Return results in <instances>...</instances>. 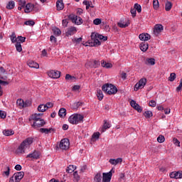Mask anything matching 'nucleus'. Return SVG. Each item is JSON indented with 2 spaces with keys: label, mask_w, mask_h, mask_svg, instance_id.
<instances>
[{
  "label": "nucleus",
  "mask_w": 182,
  "mask_h": 182,
  "mask_svg": "<svg viewBox=\"0 0 182 182\" xmlns=\"http://www.w3.org/2000/svg\"><path fill=\"white\" fill-rule=\"evenodd\" d=\"M32 143H33V139H26L16 150V154H22L23 153H25V149H28Z\"/></svg>",
  "instance_id": "f257e3e1"
},
{
  "label": "nucleus",
  "mask_w": 182,
  "mask_h": 182,
  "mask_svg": "<svg viewBox=\"0 0 182 182\" xmlns=\"http://www.w3.org/2000/svg\"><path fill=\"white\" fill-rule=\"evenodd\" d=\"M90 37L91 39L94 40V43H92L94 46H100L102 45L100 41H103L104 42L107 41V36H104L103 35H100L97 33H92Z\"/></svg>",
  "instance_id": "f03ea898"
},
{
  "label": "nucleus",
  "mask_w": 182,
  "mask_h": 182,
  "mask_svg": "<svg viewBox=\"0 0 182 182\" xmlns=\"http://www.w3.org/2000/svg\"><path fill=\"white\" fill-rule=\"evenodd\" d=\"M83 119L85 117L80 114H73L68 118V122L71 124H79V123H83Z\"/></svg>",
  "instance_id": "7ed1b4c3"
},
{
  "label": "nucleus",
  "mask_w": 182,
  "mask_h": 182,
  "mask_svg": "<svg viewBox=\"0 0 182 182\" xmlns=\"http://www.w3.org/2000/svg\"><path fill=\"white\" fill-rule=\"evenodd\" d=\"M102 90L106 92L107 95H116L117 93V87L112 84H105L102 87Z\"/></svg>",
  "instance_id": "20e7f679"
},
{
  "label": "nucleus",
  "mask_w": 182,
  "mask_h": 182,
  "mask_svg": "<svg viewBox=\"0 0 182 182\" xmlns=\"http://www.w3.org/2000/svg\"><path fill=\"white\" fill-rule=\"evenodd\" d=\"M24 176L25 173L23 171L16 172L10 178L9 182H21Z\"/></svg>",
  "instance_id": "39448f33"
},
{
  "label": "nucleus",
  "mask_w": 182,
  "mask_h": 182,
  "mask_svg": "<svg viewBox=\"0 0 182 182\" xmlns=\"http://www.w3.org/2000/svg\"><path fill=\"white\" fill-rule=\"evenodd\" d=\"M70 146V142L69 141V139L67 138L63 139L60 144L59 147L58 149H60V150H69V147Z\"/></svg>",
  "instance_id": "423d86ee"
},
{
  "label": "nucleus",
  "mask_w": 182,
  "mask_h": 182,
  "mask_svg": "<svg viewBox=\"0 0 182 182\" xmlns=\"http://www.w3.org/2000/svg\"><path fill=\"white\" fill-rule=\"evenodd\" d=\"M100 66V61L96 60H90L85 63L87 69L90 68L91 69H96Z\"/></svg>",
  "instance_id": "0eeeda50"
},
{
  "label": "nucleus",
  "mask_w": 182,
  "mask_h": 182,
  "mask_svg": "<svg viewBox=\"0 0 182 182\" xmlns=\"http://www.w3.org/2000/svg\"><path fill=\"white\" fill-rule=\"evenodd\" d=\"M68 18L70 19V21H72V22L73 23H75L76 25H82V23H83V20L80 17H78L75 14H70L68 16Z\"/></svg>",
  "instance_id": "6e6552de"
},
{
  "label": "nucleus",
  "mask_w": 182,
  "mask_h": 182,
  "mask_svg": "<svg viewBox=\"0 0 182 182\" xmlns=\"http://www.w3.org/2000/svg\"><path fill=\"white\" fill-rule=\"evenodd\" d=\"M146 83L147 79L146 77L141 78L139 81L134 85V91L137 92L139 89H143Z\"/></svg>",
  "instance_id": "1a4fd4ad"
},
{
  "label": "nucleus",
  "mask_w": 182,
  "mask_h": 182,
  "mask_svg": "<svg viewBox=\"0 0 182 182\" xmlns=\"http://www.w3.org/2000/svg\"><path fill=\"white\" fill-rule=\"evenodd\" d=\"M113 173H114L113 168L108 173H103L102 182H110V180H112V176H113Z\"/></svg>",
  "instance_id": "9d476101"
},
{
  "label": "nucleus",
  "mask_w": 182,
  "mask_h": 182,
  "mask_svg": "<svg viewBox=\"0 0 182 182\" xmlns=\"http://www.w3.org/2000/svg\"><path fill=\"white\" fill-rule=\"evenodd\" d=\"M46 124V122H45V119H39L33 121V123L31 126L34 129H39V127H43Z\"/></svg>",
  "instance_id": "9b49d317"
},
{
  "label": "nucleus",
  "mask_w": 182,
  "mask_h": 182,
  "mask_svg": "<svg viewBox=\"0 0 182 182\" xmlns=\"http://www.w3.org/2000/svg\"><path fill=\"white\" fill-rule=\"evenodd\" d=\"M164 27L161 24H156L154 28V34L156 36H159V34L163 32Z\"/></svg>",
  "instance_id": "f8f14e48"
},
{
  "label": "nucleus",
  "mask_w": 182,
  "mask_h": 182,
  "mask_svg": "<svg viewBox=\"0 0 182 182\" xmlns=\"http://www.w3.org/2000/svg\"><path fill=\"white\" fill-rule=\"evenodd\" d=\"M26 9L24 10V12L26 14H29V12H32V11H36V8H38V6L34 5L33 4L28 3L26 5Z\"/></svg>",
  "instance_id": "ddd939ff"
},
{
  "label": "nucleus",
  "mask_w": 182,
  "mask_h": 182,
  "mask_svg": "<svg viewBox=\"0 0 182 182\" xmlns=\"http://www.w3.org/2000/svg\"><path fill=\"white\" fill-rule=\"evenodd\" d=\"M48 76L53 79H59L60 77V73L58 70H50L48 72Z\"/></svg>",
  "instance_id": "4468645a"
},
{
  "label": "nucleus",
  "mask_w": 182,
  "mask_h": 182,
  "mask_svg": "<svg viewBox=\"0 0 182 182\" xmlns=\"http://www.w3.org/2000/svg\"><path fill=\"white\" fill-rule=\"evenodd\" d=\"M130 105H131L132 107H133V109H134L135 110H136L138 112V113H141V112H143L141 107H140V105L139 104H137L136 102V101H134L133 100H131Z\"/></svg>",
  "instance_id": "2eb2a0df"
},
{
  "label": "nucleus",
  "mask_w": 182,
  "mask_h": 182,
  "mask_svg": "<svg viewBox=\"0 0 182 182\" xmlns=\"http://www.w3.org/2000/svg\"><path fill=\"white\" fill-rule=\"evenodd\" d=\"M151 36L149 33H143L139 36V38L140 41H143L144 42H146L147 41H150Z\"/></svg>",
  "instance_id": "dca6fc26"
},
{
  "label": "nucleus",
  "mask_w": 182,
  "mask_h": 182,
  "mask_svg": "<svg viewBox=\"0 0 182 182\" xmlns=\"http://www.w3.org/2000/svg\"><path fill=\"white\" fill-rule=\"evenodd\" d=\"M40 156H41V153L39 151H34L33 153L29 154L28 155H27L26 157L29 159H34L35 160H38Z\"/></svg>",
  "instance_id": "f3484780"
},
{
  "label": "nucleus",
  "mask_w": 182,
  "mask_h": 182,
  "mask_svg": "<svg viewBox=\"0 0 182 182\" xmlns=\"http://www.w3.org/2000/svg\"><path fill=\"white\" fill-rule=\"evenodd\" d=\"M75 32H77L76 27L71 26L68 28V31L65 33V35L66 36H72V35H75Z\"/></svg>",
  "instance_id": "a211bd4d"
},
{
  "label": "nucleus",
  "mask_w": 182,
  "mask_h": 182,
  "mask_svg": "<svg viewBox=\"0 0 182 182\" xmlns=\"http://www.w3.org/2000/svg\"><path fill=\"white\" fill-rule=\"evenodd\" d=\"M39 132L40 133H44V134H49V133H52V132L55 133L56 130L53 128H41L39 129Z\"/></svg>",
  "instance_id": "6ab92c4d"
},
{
  "label": "nucleus",
  "mask_w": 182,
  "mask_h": 182,
  "mask_svg": "<svg viewBox=\"0 0 182 182\" xmlns=\"http://www.w3.org/2000/svg\"><path fill=\"white\" fill-rule=\"evenodd\" d=\"M57 11H62L65 8L63 0H58L56 2Z\"/></svg>",
  "instance_id": "aec40b11"
},
{
  "label": "nucleus",
  "mask_w": 182,
  "mask_h": 182,
  "mask_svg": "<svg viewBox=\"0 0 182 182\" xmlns=\"http://www.w3.org/2000/svg\"><path fill=\"white\" fill-rule=\"evenodd\" d=\"M122 161H123V159L122 158H118L117 159H110L109 160V163H110V164H112V166H116L117 164H119V163H122Z\"/></svg>",
  "instance_id": "412c9836"
},
{
  "label": "nucleus",
  "mask_w": 182,
  "mask_h": 182,
  "mask_svg": "<svg viewBox=\"0 0 182 182\" xmlns=\"http://www.w3.org/2000/svg\"><path fill=\"white\" fill-rule=\"evenodd\" d=\"M130 25V20H127L126 23H124L123 21H120L119 22L117 23V26L119 28H127Z\"/></svg>",
  "instance_id": "4be33fe9"
},
{
  "label": "nucleus",
  "mask_w": 182,
  "mask_h": 182,
  "mask_svg": "<svg viewBox=\"0 0 182 182\" xmlns=\"http://www.w3.org/2000/svg\"><path fill=\"white\" fill-rule=\"evenodd\" d=\"M139 48L142 52H146L147 49H149V43L143 42L139 45Z\"/></svg>",
  "instance_id": "5701e85b"
},
{
  "label": "nucleus",
  "mask_w": 182,
  "mask_h": 182,
  "mask_svg": "<svg viewBox=\"0 0 182 182\" xmlns=\"http://www.w3.org/2000/svg\"><path fill=\"white\" fill-rule=\"evenodd\" d=\"M29 68H34L35 69H39V64L33 60H29L27 63Z\"/></svg>",
  "instance_id": "b1692460"
},
{
  "label": "nucleus",
  "mask_w": 182,
  "mask_h": 182,
  "mask_svg": "<svg viewBox=\"0 0 182 182\" xmlns=\"http://www.w3.org/2000/svg\"><path fill=\"white\" fill-rule=\"evenodd\" d=\"M107 129H110V124L108 123L107 120H104V124L101 129L102 133H104V132H106Z\"/></svg>",
  "instance_id": "393cba45"
},
{
  "label": "nucleus",
  "mask_w": 182,
  "mask_h": 182,
  "mask_svg": "<svg viewBox=\"0 0 182 182\" xmlns=\"http://www.w3.org/2000/svg\"><path fill=\"white\" fill-rule=\"evenodd\" d=\"M145 65H150L151 66H154V65H156V59L146 58L145 60Z\"/></svg>",
  "instance_id": "a878e982"
},
{
  "label": "nucleus",
  "mask_w": 182,
  "mask_h": 182,
  "mask_svg": "<svg viewBox=\"0 0 182 182\" xmlns=\"http://www.w3.org/2000/svg\"><path fill=\"white\" fill-rule=\"evenodd\" d=\"M102 178H103L102 176V173H97L94 177V181L95 182H102Z\"/></svg>",
  "instance_id": "bb28decb"
},
{
  "label": "nucleus",
  "mask_w": 182,
  "mask_h": 182,
  "mask_svg": "<svg viewBox=\"0 0 182 182\" xmlns=\"http://www.w3.org/2000/svg\"><path fill=\"white\" fill-rule=\"evenodd\" d=\"M10 39L12 43H16V42H18V38H16V34L15 33V32H13L11 33V35L10 36Z\"/></svg>",
  "instance_id": "cd10ccee"
},
{
  "label": "nucleus",
  "mask_w": 182,
  "mask_h": 182,
  "mask_svg": "<svg viewBox=\"0 0 182 182\" xmlns=\"http://www.w3.org/2000/svg\"><path fill=\"white\" fill-rule=\"evenodd\" d=\"M3 134H4V136H12L15 134V132L14 130L6 129L3 131Z\"/></svg>",
  "instance_id": "c85d7f7f"
},
{
  "label": "nucleus",
  "mask_w": 182,
  "mask_h": 182,
  "mask_svg": "<svg viewBox=\"0 0 182 182\" xmlns=\"http://www.w3.org/2000/svg\"><path fill=\"white\" fill-rule=\"evenodd\" d=\"M52 31L55 36H59L62 33V31L60 29H59V28L54 27Z\"/></svg>",
  "instance_id": "c756f323"
},
{
  "label": "nucleus",
  "mask_w": 182,
  "mask_h": 182,
  "mask_svg": "<svg viewBox=\"0 0 182 182\" xmlns=\"http://www.w3.org/2000/svg\"><path fill=\"white\" fill-rule=\"evenodd\" d=\"M172 7H173V4H171V2L170 1H166L165 4V10L166 11V12H168V11H171Z\"/></svg>",
  "instance_id": "7c9ffc66"
},
{
  "label": "nucleus",
  "mask_w": 182,
  "mask_h": 182,
  "mask_svg": "<svg viewBox=\"0 0 182 182\" xmlns=\"http://www.w3.org/2000/svg\"><path fill=\"white\" fill-rule=\"evenodd\" d=\"M58 116L60 117H65L66 116V109L61 108L58 112Z\"/></svg>",
  "instance_id": "2f4dec72"
},
{
  "label": "nucleus",
  "mask_w": 182,
  "mask_h": 182,
  "mask_svg": "<svg viewBox=\"0 0 182 182\" xmlns=\"http://www.w3.org/2000/svg\"><path fill=\"white\" fill-rule=\"evenodd\" d=\"M97 97H98L99 100H103L104 95L102 90H97Z\"/></svg>",
  "instance_id": "473e14b6"
},
{
  "label": "nucleus",
  "mask_w": 182,
  "mask_h": 182,
  "mask_svg": "<svg viewBox=\"0 0 182 182\" xmlns=\"http://www.w3.org/2000/svg\"><path fill=\"white\" fill-rule=\"evenodd\" d=\"M144 116L146 119H150V117H153V112L151 111H145Z\"/></svg>",
  "instance_id": "72a5a7b5"
},
{
  "label": "nucleus",
  "mask_w": 182,
  "mask_h": 182,
  "mask_svg": "<svg viewBox=\"0 0 182 182\" xmlns=\"http://www.w3.org/2000/svg\"><path fill=\"white\" fill-rule=\"evenodd\" d=\"M153 8L155 11H157L159 8H160V4L159 3V0H153Z\"/></svg>",
  "instance_id": "f704fd0d"
},
{
  "label": "nucleus",
  "mask_w": 182,
  "mask_h": 182,
  "mask_svg": "<svg viewBox=\"0 0 182 182\" xmlns=\"http://www.w3.org/2000/svg\"><path fill=\"white\" fill-rule=\"evenodd\" d=\"M33 120V122H36V120H42L41 117L38 116V114H33L31 115L30 120Z\"/></svg>",
  "instance_id": "c9c22d12"
},
{
  "label": "nucleus",
  "mask_w": 182,
  "mask_h": 182,
  "mask_svg": "<svg viewBox=\"0 0 182 182\" xmlns=\"http://www.w3.org/2000/svg\"><path fill=\"white\" fill-rule=\"evenodd\" d=\"M75 170H76V167H75V166L73 165H70L67 169H66V172L67 173H73L75 171Z\"/></svg>",
  "instance_id": "e433bc0d"
},
{
  "label": "nucleus",
  "mask_w": 182,
  "mask_h": 182,
  "mask_svg": "<svg viewBox=\"0 0 182 182\" xmlns=\"http://www.w3.org/2000/svg\"><path fill=\"white\" fill-rule=\"evenodd\" d=\"M14 8H15V1H10L6 6V9H14Z\"/></svg>",
  "instance_id": "4c0bfd02"
},
{
  "label": "nucleus",
  "mask_w": 182,
  "mask_h": 182,
  "mask_svg": "<svg viewBox=\"0 0 182 182\" xmlns=\"http://www.w3.org/2000/svg\"><path fill=\"white\" fill-rule=\"evenodd\" d=\"M82 41H83V38L82 37H80L78 38H75L72 39L73 43H75V45H79V43H80Z\"/></svg>",
  "instance_id": "58836bf2"
},
{
  "label": "nucleus",
  "mask_w": 182,
  "mask_h": 182,
  "mask_svg": "<svg viewBox=\"0 0 182 182\" xmlns=\"http://www.w3.org/2000/svg\"><path fill=\"white\" fill-rule=\"evenodd\" d=\"M38 112H41L42 113H43V112H46V110H48V109L45 105H40L38 107Z\"/></svg>",
  "instance_id": "ea45409f"
},
{
  "label": "nucleus",
  "mask_w": 182,
  "mask_h": 182,
  "mask_svg": "<svg viewBox=\"0 0 182 182\" xmlns=\"http://www.w3.org/2000/svg\"><path fill=\"white\" fill-rule=\"evenodd\" d=\"M15 46L17 52H22V45H21V42H16Z\"/></svg>",
  "instance_id": "a19ab883"
},
{
  "label": "nucleus",
  "mask_w": 182,
  "mask_h": 182,
  "mask_svg": "<svg viewBox=\"0 0 182 182\" xmlns=\"http://www.w3.org/2000/svg\"><path fill=\"white\" fill-rule=\"evenodd\" d=\"M176 73H171L170 74L169 77H168L169 82H174V80H176Z\"/></svg>",
  "instance_id": "79ce46f5"
},
{
  "label": "nucleus",
  "mask_w": 182,
  "mask_h": 182,
  "mask_svg": "<svg viewBox=\"0 0 182 182\" xmlns=\"http://www.w3.org/2000/svg\"><path fill=\"white\" fill-rule=\"evenodd\" d=\"M16 104L18 105V106L25 107V102L22 99L17 100Z\"/></svg>",
  "instance_id": "37998d69"
},
{
  "label": "nucleus",
  "mask_w": 182,
  "mask_h": 182,
  "mask_svg": "<svg viewBox=\"0 0 182 182\" xmlns=\"http://www.w3.org/2000/svg\"><path fill=\"white\" fill-rule=\"evenodd\" d=\"M134 9L137 11V12H139V14H140V12H141V6H140V4H135L134 6Z\"/></svg>",
  "instance_id": "c03bdc74"
},
{
  "label": "nucleus",
  "mask_w": 182,
  "mask_h": 182,
  "mask_svg": "<svg viewBox=\"0 0 182 182\" xmlns=\"http://www.w3.org/2000/svg\"><path fill=\"white\" fill-rule=\"evenodd\" d=\"M166 140V138H164V136L159 135L157 138L158 143H164V141Z\"/></svg>",
  "instance_id": "a18cd8bd"
},
{
  "label": "nucleus",
  "mask_w": 182,
  "mask_h": 182,
  "mask_svg": "<svg viewBox=\"0 0 182 182\" xmlns=\"http://www.w3.org/2000/svg\"><path fill=\"white\" fill-rule=\"evenodd\" d=\"M19 6L22 8H25V5H26V1L25 0H18Z\"/></svg>",
  "instance_id": "49530a36"
},
{
  "label": "nucleus",
  "mask_w": 182,
  "mask_h": 182,
  "mask_svg": "<svg viewBox=\"0 0 182 182\" xmlns=\"http://www.w3.org/2000/svg\"><path fill=\"white\" fill-rule=\"evenodd\" d=\"M92 43H94V40L91 38V41H88L85 43H84V46H92Z\"/></svg>",
  "instance_id": "de8ad7c7"
},
{
  "label": "nucleus",
  "mask_w": 182,
  "mask_h": 182,
  "mask_svg": "<svg viewBox=\"0 0 182 182\" xmlns=\"http://www.w3.org/2000/svg\"><path fill=\"white\" fill-rule=\"evenodd\" d=\"M24 25H27L29 26H33V25H35V21H33L32 20H28L27 21H25Z\"/></svg>",
  "instance_id": "09e8293b"
},
{
  "label": "nucleus",
  "mask_w": 182,
  "mask_h": 182,
  "mask_svg": "<svg viewBox=\"0 0 182 182\" xmlns=\"http://www.w3.org/2000/svg\"><path fill=\"white\" fill-rule=\"evenodd\" d=\"M17 39H18V42H21V43H23V42H25V41H26V38L23 37L22 36H18L17 37Z\"/></svg>",
  "instance_id": "8fccbe9b"
},
{
  "label": "nucleus",
  "mask_w": 182,
  "mask_h": 182,
  "mask_svg": "<svg viewBox=\"0 0 182 182\" xmlns=\"http://www.w3.org/2000/svg\"><path fill=\"white\" fill-rule=\"evenodd\" d=\"M83 5L86 6V9H89V8H90V1H87V0H85L82 2Z\"/></svg>",
  "instance_id": "3c124183"
},
{
  "label": "nucleus",
  "mask_w": 182,
  "mask_h": 182,
  "mask_svg": "<svg viewBox=\"0 0 182 182\" xmlns=\"http://www.w3.org/2000/svg\"><path fill=\"white\" fill-rule=\"evenodd\" d=\"M0 117H1V119H6V112H5V111L0 110Z\"/></svg>",
  "instance_id": "603ef678"
},
{
  "label": "nucleus",
  "mask_w": 182,
  "mask_h": 182,
  "mask_svg": "<svg viewBox=\"0 0 182 182\" xmlns=\"http://www.w3.org/2000/svg\"><path fill=\"white\" fill-rule=\"evenodd\" d=\"M93 23H94V25H100V23H102V19H100V18H95L93 21Z\"/></svg>",
  "instance_id": "864d4df0"
},
{
  "label": "nucleus",
  "mask_w": 182,
  "mask_h": 182,
  "mask_svg": "<svg viewBox=\"0 0 182 182\" xmlns=\"http://www.w3.org/2000/svg\"><path fill=\"white\" fill-rule=\"evenodd\" d=\"M176 178H182V171L175 172Z\"/></svg>",
  "instance_id": "5fc2aeb1"
},
{
  "label": "nucleus",
  "mask_w": 182,
  "mask_h": 182,
  "mask_svg": "<svg viewBox=\"0 0 182 182\" xmlns=\"http://www.w3.org/2000/svg\"><path fill=\"white\" fill-rule=\"evenodd\" d=\"M149 105L151 107H156V106L157 105V102H156V101L154 100H151L149 103Z\"/></svg>",
  "instance_id": "6e6d98bb"
},
{
  "label": "nucleus",
  "mask_w": 182,
  "mask_h": 182,
  "mask_svg": "<svg viewBox=\"0 0 182 182\" xmlns=\"http://www.w3.org/2000/svg\"><path fill=\"white\" fill-rule=\"evenodd\" d=\"M99 137H100V132H95L92 136V139H99Z\"/></svg>",
  "instance_id": "4d7b16f0"
},
{
  "label": "nucleus",
  "mask_w": 182,
  "mask_h": 182,
  "mask_svg": "<svg viewBox=\"0 0 182 182\" xmlns=\"http://www.w3.org/2000/svg\"><path fill=\"white\" fill-rule=\"evenodd\" d=\"M63 26V28H67L68 27V23H69V21H68V19H63L62 21Z\"/></svg>",
  "instance_id": "13d9d810"
},
{
  "label": "nucleus",
  "mask_w": 182,
  "mask_h": 182,
  "mask_svg": "<svg viewBox=\"0 0 182 182\" xmlns=\"http://www.w3.org/2000/svg\"><path fill=\"white\" fill-rule=\"evenodd\" d=\"M45 105L47 109H50L51 107H53V103L52 102H47Z\"/></svg>",
  "instance_id": "bf43d9fd"
},
{
  "label": "nucleus",
  "mask_w": 182,
  "mask_h": 182,
  "mask_svg": "<svg viewBox=\"0 0 182 182\" xmlns=\"http://www.w3.org/2000/svg\"><path fill=\"white\" fill-rule=\"evenodd\" d=\"M173 144H176V146H178V147H180V141H178L177 138H173Z\"/></svg>",
  "instance_id": "052dcab7"
},
{
  "label": "nucleus",
  "mask_w": 182,
  "mask_h": 182,
  "mask_svg": "<svg viewBox=\"0 0 182 182\" xmlns=\"http://www.w3.org/2000/svg\"><path fill=\"white\" fill-rule=\"evenodd\" d=\"M73 79H75V77H73V76H72L69 74H66V75H65V80H72Z\"/></svg>",
  "instance_id": "680f3d73"
},
{
  "label": "nucleus",
  "mask_w": 182,
  "mask_h": 182,
  "mask_svg": "<svg viewBox=\"0 0 182 182\" xmlns=\"http://www.w3.org/2000/svg\"><path fill=\"white\" fill-rule=\"evenodd\" d=\"M31 105H32V102L29 100L24 102V107H28V106H31Z\"/></svg>",
  "instance_id": "e2e57ef3"
},
{
  "label": "nucleus",
  "mask_w": 182,
  "mask_h": 182,
  "mask_svg": "<svg viewBox=\"0 0 182 182\" xmlns=\"http://www.w3.org/2000/svg\"><path fill=\"white\" fill-rule=\"evenodd\" d=\"M105 68L106 69H110L111 68H113V65L110 63H106Z\"/></svg>",
  "instance_id": "0e129e2a"
},
{
  "label": "nucleus",
  "mask_w": 182,
  "mask_h": 182,
  "mask_svg": "<svg viewBox=\"0 0 182 182\" xmlns=\"http://www.w3.org/2000/svg\"><path fill=\"white\" fill-rule=\"evenodd\" d=\"M130 12L132 14V18H135V16H136V9H131Z\"/></svg>",
  "instance_id": "69168bd1"
},
{
  "label": "nucleus",
  "mask_w": 182,
  "mask_h": 182,
  "mask_svg": "<svg viewBox=\"0 0 182 182\" xmlns=\"http://www.w3.org/2000/svg\"><path fill=\"white\" fill-rule=\"evenodd\" d=\"M50 42H52L53 43H56V42H57L56 38H55V36H51L50 37Z\"/></svg>",
  "instance_id": "338daca9"
},
{
  "label": "nucleus",
  "mask_w": 182,
  "mask_h": 182,
  "mask_svg": "<svg viewBox=\"0 0 182 182\" xmlns=\"http://www.w3.org/2000/svg\"><path fill=\"white\" fill-rule=\"evenodd\" d=\"M73 176H74V178L77 181H79V175L77 174V171H75L74 173H73Z\"/></svg>",
  "instance_id": "774afa93"
}]
</instances>
